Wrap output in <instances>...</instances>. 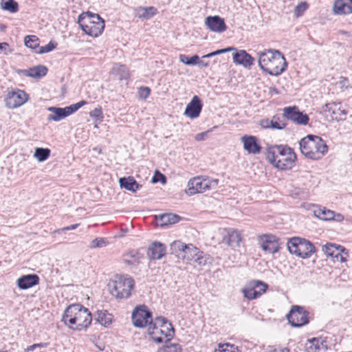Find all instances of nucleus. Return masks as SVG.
Here are the masks:
<instances>
[{
    "label": "nucleus",
    "instance_id": "obj_12",
    "mask_svg": "<svg viewBox=\"0 0 352 352\" xmlns=\"http://www.w3.org/2000/svg\"><path fill=\"white\" fill-rule=\"evenodd\" d=\"M28 99V94L23 90L9 91L5 98L6 106L9 109H16L23 105Z\"/></svg>",
    "mask_w": 352,
    "mask_h": 352
},
{
    "label": "nucleus",
    "instance_id": "obj_62",
    "mask_svg": "<svg viewBox=\"0 0 352 352\" xmlns=\"http://www.w3.org/2000/svg\"><path fill=\"white\" fill-rule=\"evenodd\" d=\"M197 64H199V65H201V66L205 67H207L208 66V63H204V61H199L198 60V63Z\"/></svg>",
    "mask_w": 352,
    "mask_h": 352
},
{
    "label": "nucleus",
    "instance_id": "obj_28",
    "mask_svg": "<svg viewBox=\"0 0 352 352\" xmlns=\"http://www.w3.org/2000/svg\"><path fill=\"white\" fill-rule=\"evenodd\" d=\"M94 320L100 324L107 327L111 323L112 316L107 311H97L95 314Z\"/></svg>",
    "mask_w": 352,
    "mask_h": 352
},
{
    "label": "nucleus",
    "instance_id": "obj_41",
    "mask_svg": "<svg viewBox=\"0 0 352 352\" xmlns=\"http://www.w3.org/2000/svg\"><path fill=\"white\" fill-rule=\"evenodd\" d=\"M24 41L28 47L36 50L38 47V38L36 36H26Z\"/></svg>",
    "mask_w": 352,
    "mask_h": 352
},
{
    "label": "nucleus",
    "instance_id": "obj_9",
    "mask_svg": "<svg viewBox=\"0 0 352 352\" xmlns=\"http://www.w3.org/2000/svg\"><path fill=\"white\" fill-rule=\"evenodd\" d=\"M218 179H212L202 177H194L188 182L186 193L188 195L202 193L206 190L215 188L218 185Z\"/></svg>",
    "mask_w": 352,
    "mask_h": 352
},
{
    "label": "nucleus",
    "instance_id": "obj_37",
    "mask_svg": "<svg viewBox=\"0 0 352 352\" xmlns=\"http://www.w3.org/2000/svg\"><path fill=\"white\" fill-rule=\"evenodd\" d=\"M112 70L119 76L120 80L127 79L129 76V71L125 65L116 64L113 66Z\"/></svg>",
    "mask_w": 352,
    "mask_h": 352
},
{
    "label": "nucleus",
    "instance_id": "obj_32",
    "mask_svg": "<svg viewBox=\"0 0 352 352\" xmlns=\"http://www.w3.org/2000/svg\"><path fill=\"white\" fill-rule=\"evenodd\" d=\"M142 256L136 251H131L124 255L123 261L124 263L132 265L140 263Z\"/></svg>",
    "mask_w": 352,
    "mask_h": 352
},
{
    "label": "nucleus",
    "instance_id": "obj_39",
    "mask_svg": "<svg viewBox=\"0 0 352 352\" xmlns=\"http://www.w3.org/2000/svg\"><path fill=\"white\" fill-rule=\"evenodd\" d=\"M179 219L178 215L174 214H164L161 216L162 225L174 224L178 222Z\"/></svg>",
    "mask_w": 352,
    "mask_h": 352
},
{
    "label": "nucleus",
    "instance_id": "obj_20",
    "mask_svg": "<svg viewBox=\"0 0 352 352\" xmlns=\"http://www.w3.org/2000/svg\"><path fill=\"white\" fill-rule=\"evenodd\" d=\"M147 254L151 259H161L166 254V246L160 242H153L149 246Z\"/></svg>",
    "mask_w": 352,
    "mask_h": 352
},
{
    "label": "nucleus",
    "instance_id": "obj_46",
    "mask_svg": "<svg viewBox=\"0 0 352 352\" xmlns=\"http://www.w3.org/2000/svg\"><path fill=\"white\" fill-rule=\"evenodd\" d=\"M234 50H236L235 47H226L224 49H221V50H218L214 52H210L206 55L203 56L202 58H210V57H212L216 55H219V54H221L223 53H226V52H232V51H234Z\"/></svg>",
    "mask_w": 352,
    "mask_h": 352
},
{
    "label": "nucleus",
    "instance_id": "obj_36",
    "mask_svg": "<svg viewBox=\"0 0 352 352\" xmlns=\"http://www.w3.org/2000/svg\"><path fill=\"white\" fill-rule=\"evenodd\" d=\"M50 149L47 148H36L34 153V157H36L38 162H44L50 157Z\"/></svg>",
    "mask_w": 352,
    "mask_h": 352
},
{
    "label": "nucleus",
    "instance_id": "obj_47",
    "mask_svg": "<svg viewBox=\"0 0 352 352\" xmlns=\"http://www.w3.org/2000/svg\"><path fill=\"white\" fill-rule=\"evenodd\" d=\"M57 43L50 41L48 44L45 46H41L39 47L38 50L36 51L38 54H44L47 53L52 51L56 48Z\"/></svg>",
    "mask_w": 352,
    "mask_h": 352
},
{
    "label": "nucleus",
    "instance_id": "obj_45",
    "mask_svg": "<svg viewBox=\"0 0 352 352\" xmlns=\"http://www.w3.org/2000/svg\"><path fill=\"white\" fill-rule=\"evenodd\" d=\"M107 244V241L104 238H96L92 240L90 243L89 247L91 248H100L105 247Z\"/></svg>",
    "mask_w": 352,
    "mask_h": 352
},
{
    "label": "nucleus",
    "instance_id": "obj_13",
    "mask_svg": "<svg viewBox=\"0 0 352 352\" xmlns=\"http://www.w3.org/2000/svg\"><path fill=\"white\" fill-rule=\"evenodd\" d=\"M284 116L287 120L302 125H306L309 121V116L300 112L296 107H288L283 109Z\"/></svg>",
    "mask_w": 352,
    "mask_h": 352
},
{
    "label": "nucleus",
    "instance_id": "obj_6",
    "mask_svg": "<svg viewBox=\"0 0 352 352\" xmlns=\"http://www.w3.org/2000/svg\"><path fill=\"white\" fill-rule=\"evenodd\" d=\"M78 23L85 34L94 37L100 35L104 28V21L100 15L89 11L78 16Z\"/></svg>",
    "mask_w": 352,
    "mask_h": 352
},
{
    "label": "nucleus",
    "instance_id": "obj_43",
    "mask_svg": "<svg viewBox=\"0 0 352 352\" xmlns=\"http://www.w3.org/2000/svg\"><path fill=\"white\" fill-rule=\"evenodd\" d=\"M182 350L180 344L171 343L170 341L166 343L164 352H181Z\"/></svg>",
    "mask_w": 352,
    "mask_h": 352
},
{
    "label": "nucleus",
    "instance_id": "obj_57",
    "mask_svg": "<svg viewBox=\"0 0 352 352\" xmlns=\"http://www.w3.org/2000/svg\"><path fill=\"white\" fill-rule=\"evenodd\" d=\"M271 122H272V120H270L268 119L263 120L261 122V125L263 128H265V129L271 128V126H270Z\"/></svg>",
    "mask_w": 352,
    "mask_h": 352
},
{
    "label": "nucleus",
    "instance_id": "obj_48",
    "mask_svg": "<svg viewBox=\"0 0 352 352\" xmlns=\"http://www.w3.org/2000/svg\"><path fill=\"white\" fill-rule=\"evenodd\" d=\"M87 103L85 100H81L76 104H71L70 106L66 107L67 111L69 113V115L72 114L78 110L80 107L85 105Z\"/></svg>",
    "mask_w": 352,
    "mask_h": 352
},
{
    "label": "nucleus",
    "instance_id": "obj_44",
    "mask_svg": "<svg viewBox=\"0 0 352 352\" xmlns=\"http://www.w3.org/2000/svg\"><path fill=\"white\" fill-rule=\"evenodd\" d=\"M209 260V257L204 254L203 252H200L194 259L195 263L199 266L206 265Z\"/></svg>",
    "mask_w": 352,
    "mask_h": 352
},
{
    "label": "nucleus",
    "instance_id": "obj_29",
    "mask_svg": "<svg viewBox=\"0 0 352 352\" xmlns=\"http://www.w3.org/2000/svg\"><path fill=\"white\" fill-rule=\"evenodd\" d=\"M157 13V9L153 6L139 7L136 9V14L139 18L148 19Z\"/></svg>",
    "mask_w": 352,
    "mask_h": 352
},
{
    "label": "nucleus",
    "instance_id": "obj_60",
    "mask_svg": "<svg viewBox=\"0 0 352 352\" xmlns=\"http://www.w3.org/2000/svg\"><path fill=\"white\" fill-rule=\"evenodd\" d=\"M95 346L98 348L100 351H104V345L103 343L100 342L99 344H96Z\"/></svg>",
    "mask_w": 352,
    "mask_h": 352
},
{
    "label": "nucleus",
    "instance_id": "obj_19",
    "mask_svg": "<svg viewBox=\"0 0 352 352\" xmlns=\"http://www.w3.org/2000/svg\"><path fill=\"white\" fill-rule=\"evenodd\" d=\"M233 61L246 68H250L254 64V58L245 50H239L233 54Z\"/></svg>",
    "mask_w": 352,
    "mask_h": 352
},
{
    "label": "nucleus",
    "instance_id": "obj_59",
    "mask_svg": "<svg viewBox=\"0 0 352 352\" xmlns=\"http://www.w3.org/2000/svg\"><path fill=\"white\" fill-rule=\"evenodd\" d=\"M344 219V217L341 214H335V218L333 220H336L337 221H342Z\"/></svg>",
    "mask_w": 352,
    "mask_h": 352
},
{
    "label": "nucleus",
    "instance_id": "obj_38",
    "mask_svg": "<svg viewBox=\"0 0 352 352\" xmlns=\"http://www.w3.org/2000/svg\"><path fill=\"white\" fill-rule=\"evenodd\" d=\"M1 8L11 13H15L18 11V3L14 0H1Z\"/></svg>",
    "mask_w": 352,
    "mask_h": 352
},
{
    "label": "nucleus",
    "instance_id": "obj_54",
    "mask_svg": "<svg viewBox=\"0 0 352 352\" xmlns=\"http://www.w3.org/2000/svg\"><path fill=\"white\" fill-rule=\"evenodd\" d=\"M47 346L46 343H39V344H34L28 347V351H33L36 349H42Z\"/></svg>",
    "mask_w": 352,
    "mask_h": 352
},
{
    "label": "nucleus",
    "instance_id": "obj_14",
    "mask_svg": "<svg viewBox=\"0 0 352 352\" xmlns=\"http://www.w3.org/2000/svg\"><path fill=\"white\" fill-rule=\"evenodd\" d=\"M205 24L208 30L217 33L226 30L227 25L224 20L219 16H209L206 18Z\"/></svg>",
    "mask_w": 352,
    "mask_h": 352
},
{
    "label": "nucleus",
    "instance_id": "obj_55",
    "mask_svg": "<svg viewBox=\"0 0 352 352\" xmlns=\"http://www.w3.org/2000/svg\"><path fill=\"white\" fill-rule=\"evenodd\" d=\"M9 47L8 44L7 43H0V50H4L5 54H8L12 52L11 49H8Z\"/></svg>",
    "mask_w": 352,
    "mask_h": 352
},
{
    "label": "nucleus",
    "instance_id": "obj_24",
    "mask_svg": "<svg viewBox=\"0 0 352 352\" xmlns=\"http://www.w3.org/2000/svg\"><path fill=\"white\" fill-rule=\"evenodd\" d=\"M333 12L337 15L351 14L352 6L343 0H336L333 3Z\"/></svg>",
    "mask_w": 352,
    "mask_h": 352
},
{
    "label": "nucleus",
    "instance_id": "obj_5",
    "mask_svg": "<svg viewBox=\"0 0 352 352\" xmlns=\"http://www.w3.org/2000/svg\"><path fill=\"white\" fill-rule=\"evenodd\" d=\"M300 149L306 157L318 160L328 151L325 142L319 136L308 135L299 142Z\"/></svg>",
    "mask_w": 352,
    "mask_h": 352
},
{
    "label": "nucleus",
    "instance_id": "obj_30",
    "mask_svg": "<svg viewBox=\"0 0 352 352\" xmlns=\"http://www.w3.org/2000/svg\"><path fill=\"white\" fill-rule=\"evenodd\" d=\"M314 215L323 221H331L335 218V212L326 208H319L314 210Z\"/></svg>",
    "mask_w": 352,
    "mask_h": 352
},
{
    "label": "nucleus",
    "instance_id": "obj_26",
    "mask_svg": "<svg viewBox=\"0 0 352 352\" xmlns=\"http://www.w3.org/2000/svg\"><path fill=\"white\" fill-rule=\"evenodd\" d=\"M241 241V235L236 230H232L228 232V234L224 236L223 240V243H226L233 249L239 245Z\"/></svg>",
    "mask_w": 352,
    "mask_h": 352
},
{
    "label": "nucleus",
    "instance_id": "obj_50",
    "mask_svg": "<svg viewBox=\"0 0 352 352\" xmlns=\"http://www.w3.org/2000/svg\"><path fill=\"white\" fill-rule=\"evenodd\" d=\"M151 182L153 184L161 182L162 184H164L166 182V178L165 175L157 171L153 177Z\"/></svg>",
    "mask_w": 352,
    "mask_h": 352
},
{
    "label": "nucleus",
    "instance_id": "obj_21",
    "mask_svg": "<svg viewBox=\"0 0 352 352\" xmlns=\"http://www.w3.org/2000/svg\"><path fill=\"white\" fill-rule=\"evenodd\" d=\"M305 349L308 352L309 351H327L328 346L327 344L326 338H314L308 340L305 344Z\"/></svg>",
    "mask_w": 352,
    "mask_h": 352
},
{
    "label": "nucleus",
    "instance_id": "obj_53",
    "mask_svg": "<svg viewBox=\"0 0 352 352\" xmlns=\"http://www.w3.org/2000/svg\"><path fill=\"white\" fill-rule=\"evenodd\" d=\"M89 115L91 118L96 119L102 118V111L101 108H96L93 111L89 113Z\"/></svg>",
    "mask_w": 352,
    "mask_h": 352
},
{
    "label": "nucleus",
    "instance_id": "obj_16",
    "mask_svg": "<svg viewBox=\"0 0 352 352\" xmlns=\"http://www.w3.org/2000/svg\"><path fill=\"white\" fill-rule=\"evenodd\" d=\"M202 109V104L201 100L197 96H195L191 101L187 104L184 114L191 118H197Z\"/></svg>",
    "mask_w": 352,
    "mask_h": 352
},
{
    "label": "nucleus",
    "instance_id": "obj_3",
    "mask_svg": "<svg viewBox=\"0 0 352 352\" xmlns=\"http://www.w3.org/2000/svg\"><path fill=\"white\" fill-rule=\"evenodd\" d=\"M62 320L70 328L82 330L89 327L92 316L87 308L79 304H74L66 309Z\"/></svg>",
    "mask_w": 352,
    "mask_h": 352
},
{
    "label": "nucleus",
    "instance_id": "obj_40",
    "mask_svg": "<svg viewBox=\"0 0 352 352\" xmlns=\"http://www.w3.org/2000/svg\"><path fill=\"white\" fill-rule=\"evenodd\" d=\"M235 350L239 351L238 346L230 343H219L218 349H214V352H235Z\"/></svg>",
    "mask_w": 352,
    "mask_h": 352
},
{
    "label": "nucleus",
    "instance_id": "obj_15",
    "mask_svg": "<svg viewBox=\"0 0 352 352\" xmlns=\"http://www.w3.org/2000/svg\"><path fill=\"white\" fill-rule=\"evenodd\" d=\"M260 245L262 249L269 253H275L278 251V243L276 236L266 234L260 237Z\"/></svg>",
    "mask_w": 352,
    "mask_h": 352
},
{
    "label": "nucleus",
    "instance_id": "obj_25",
    "mask_svg": "<svg viewBox=\"0 0 352 352\" xmlns=\"http://www.w3.org/2000/svg\"><path fill=\"white\" fill-rule=\"evenodd\" d=\"M183 251L180 259H182L186 263L194 261L196 256L199 253V249L192 244H186V248H184V250Z\"/></svg>",
    "mask_w": 352,
    "mask_h": 352
},
{
    "label": "nucleus",
    "instance_id": "obj_31",
    "mask_svg": "<svg viewBox=\"0 0 352 352\" xmlns=\"http://www.w3.org/2000/svg\"><path fill=\"white\" fill-rule=\"evenodd\" d=\"M47 69L45 66L38 65L25 70V74L32 78H41L46 75Z\"/></svg>",
    "mask_w": 352,
    "mask_h": 352
},
{
    "label": "nucleus",
    "instance_id": "obj_17",
    "mask_svg": "<svg viewBox=\"0 0 352 352\" xmlns=\"http://www.w3.org/2000/svg\"><path fill=\"white\" fill-rule=\"evenodd\" d=\"M324 111L331 113L332 120H342L347 114L346 111L342 109L341 102L327 103L323 107Z\"/></svg>",
    "mask_w": 352,
    "mask_h": 352
},
{
    "label": "nucleus",
    "instance_id": "obj_22",
    "mask_svg": "<svg viewBox=\"0 0 352 352\" xmlns=\"http://www.w3.org/2000/svg\"><path fill=\"white\" fill-rule=\"evenodd\" d=\"M39 278L36 274H28L17 280V286L21 289H27L38 284Z\"/></svg>",
    "mask_w": 352,
    "mask_h": 352
},
{
    "label": "nucleus",
    "instance_id": "obj_27",
    "mask_svg": "<svg viewBox=\"0 0 352 352\" xmlns=\"http://www.w3.org/2000/svg\"><path fill=\"white\" fill-rule=\"evenodd\" d=\"M119 183L122 188H124L133 192H136L141 186L132 177H121L119 179Z\"/></svg>",
    "mask_w": 352,
    "mask_h": 352
},
{
    "label": "nucleus",
    "instance_id": "obj_4",
    "mask_svg": "<svg viewBox=\"0 0 352 352\" xmlns=\"http://www.w3.org/2000/svg\"><path fill=\"white\" fill-rule=\"evenodd\" d=\"M258 65L269 74L278 76L285 70L287 62L280 52L268 50L258 53Z\"/></svg>",
    "mask_w": 352,
    "mask_h": 352
},
{
    "label": "nucleus",
    "instance_id": "obj_51",
    "mask_svg": "<svg viewBox=\"0 0 352 352\" xmlns=\"http://www.w3.org/2000/svg\"><path fill=\"white\" fill-rule=\"evenodd\" d=\"M151 94L150 88L147 87H141L139 89V96L142 99H146Z\"/></svg>",
    "mask_w": 352,
    "mask_h": 352
},
{
    "label": "nucleus",
    "instance_id": "obj_63",
    "mask_svg": "<svg viewBox=\"0 0 352 352\" xmlns=\"http://www.w3.org/2000/svg\"><path fill=\"white\" fill-rule=\"evenodd\" d=\"M281 352H289V350L287 348H285L281 350Z\"/></svg>",
    "mask_w": 352,
    "mask_h": 352
},
{
    "label": "nucleus",
    "instance_id": "obj_58",
    "mask_svg": "<svg viewBox=\"0 0 352 352\" xmlns=\"http://www.w3.org/2000/svg\"><path fill=\"white\" fill-rule=\"evenodd\" d=\"M207 134V132H203V133H197L196 135H195V140L197 141H201V140H204L205 139V137Z\"/></svg>",
    "mask_w": 352,
    "mask_h": 352
},
{
    "label": "nucleus",
    "instance_id": "obj_2",
    "mask_svg": "<svg viewBox=\"0 0 352 352\" xmlns=\"http://www.w3.org/2000/svg\"><path fill=\"white\" fill-rule=\"evenodd\" d=\"M266 157L272 165L280 170L291 169L296 160V153L286 145H274L268 147Z\"/></svg>",
    "mask_w": 352,
    "mask_h": 352
},
{
    "label": "nucleus",
    "instance_id": "obj_11",
    "mask_svg": "<svg viewBox=\"0 0 352 352\" xmlns=\"http://www.w3.org/2000/svg\"><path fill=\"white\" fill-rule=\"evenodd\" d=\"M267 288V284L262 281L251 280L243 287L241 292L243 296L250 300L260 297Z\"/></svg>",
    "mask_w": 352,
    "mask_h": 352
},
{
    "label": "nucleus",
    "instance_id": "obj_49",
    "mask_svg": "<svg viewBox=\"0 0 352 352\" xmlns=\"http://www.w3.org/2000/svg\"><path fill=\"white\" fill-rule=\"evenodd\" d=\"M308 8L306 2H301L298 4L294 9V13L296 16H300Z\"/></svg>",
    "mask_w": 352,
    "mask_h": 352
},
{
    "label": "nucleus",
    "instance_id": "obj_10",
    "mask_svg": "<svg viewBox=\"0 0 352 352\" xmlns=\"http://www.w3.org/2000/svg\"><path fill=\"white\" fill-rule=\"evenodd\" d=\"M309 312L303 307L293 305L287 314L289 324L294 327H300L309 322Z\"/></svg>",
    "mask_w": 352,
    "mask_h": 352
},
{
    "label": "nucleus",
    "instance_id": "obj_23",
    "mask_svg": "<svg viewBox=\"0 0 352 352\" xmlns=\"http://www.w3.org/2000/svg\"><path fill=\"white\" fill-rule=\"evenodd\" d=\"M47 110L52 113L51 114L48 115L47 120L58 122L69 116L66 107L60 108L50 107L47 109Z\"/></svg>",
    "mask_w": 352,
    "mask_h": 352
},
{
    "label": "nucleus",
    "instance_id": "obj_8",
    "mask_svg": "<svg viewBox=\"0 0 352 352\" xmlns=\"http://www.w3.org/2000/svg\"><path fill=\"white\" fill-rule=\"evenodd\" d=\"M134 282L131 278L116 277L109 283L110 293L117 298H126L130 296Z\"/></svg>",
    "mask_w": 352,
    "mask_h": 352
},
{
    "label": "nucleus",
    "instance_id": "obj_64",
    "mask_svg": "<svg viewBox=\"0 0 352 352\" xmlns=\"http://www.w3.org/2000/svg\"><path fill=\"white\" fill-rule=\"evenodd\" d=\"M270 352H276V349H270Z\"/></svg>",
    "mask_w": 352,
    "mask_h": 352
},
{
    "label": "nucleus",
    "instance_id": "obj_33",
    "mask_svg": "<svg viewBox=\"0 0 352 352\" xmlns=\"http://www.w3.org/2000/svg\"><path fill=\"white\" fill-rule=\"evenodd\" d=\"M342 248V246L340 245H336L334 243H327L322 247L323 252L329 257L333 258L339 254L340 250Z\"/></svg>",
    "mask_w": 352,
    "mask_h": 352
},
{
    "label": "nucleus",
    "instance_id": "obj_34",
    "mask_svg": "<svg viewBox=\"0 0 352 352\" xmlns=\"http://www.w3.org/2000/svg\"><path fill=\"white\" fill-rule=\"evenodd\" d=\"M286 120L287 118L284 116V113L280 116L276 115L273 116L272 119L270 126L275 129H283L287 125V123L285 121Z\"/></svg>",
    "mask_w": 352,
    "mask_h": 352
},
{
    "label": "nucleus",
    "instance_id": "obj_52",
    "mask_svg": "<svg viewBox=\"0 0 352 352\" xmlns=\"http://www.w3.org/2000/svg\"><path fill=\"white\" fill-rule=\"evenodd\" d=\"M345 251V248L344 247H342V248H341L339 251V254H338V256H336L334 258H333V261H339L340 263H343V262H345L346 261V256H344L343 255V253Z\"/></svg>",
    "mask_w": 352,
    "mask_h": 352
},
{
    "label": "nucleus",
    "instance_id": "obj_61",
    "mask_svg": "<svg viewBox=\"0 0 352 352\" xmlns=\"http://www.w3.org/2000/svg\"><path fill=\"white\" fill-rule=\"evenodd\" d=\"M152 338H153V339L155 342H158V343H161V342H163V338H162V337H155V336H153Z\"/></svg>",
    "mask_w": 352,
    "mask_h": 352
},
{
    "label": "nucleus",
    "instance_id": "obj_56",
    "mask_svg": "<svg viewBox=\"0 0 352 352\" xmlns=\"http://www.w3.org/2000/svg\"><path fill=\"white\" fill-rule=\"evenodd\" d=\"M78 226V224H73L69 226L65 227L60 230H57L56 232L60 233V232H64L67 230H72L76 229Z\"/></svg>",
    "mask_w": 352,
    "mask_h": 352
},
{
    "label": "nucleus",
    "instance_id": "obj_42",
    "mask_svg": "<svg viewBox=\"0 0 352 352\" xmlns=\"http://www.w3.org/2000/svg\"><path fill=\"white\" fill-rule=\"evenodd\" d=\"M179 60L186 65H193L198 63V60H199V57L197 55L188 57L185 54H181L179 56Z\"/></svg>",
    "mask_w": 352,
    "mask_h": 352
},
{
    "label": "nucleus",
    "instance_id": "obj_7",
    "mask_svg": "<svg viewBox=\"0 0 352 352\" xmlns=\"http://www.w3.org/2000/svg\"><path fill=\"white\" fill-rule=\"evenodd\" d=\"M287 245L291 254L302 258H309L315 252V247L313 243L300 237H293L290 239Z\"/></svg>",
    "mask_w": 352,
    "mask_h": 352
},
{
    "label": "nucleus",
    "instance_id": "obj_1",
    "mask_svg": "<svg viewBox=\"0 0 352 352\" xmlns=\"http://www.w3.org/2000/svg\"><path fill=\"white\" fill-rule=\"evenodd\" d=\"M131 319L133 325L136 327L148 326L149 331L152 328L153 330L155 329L156 332L149 331V333L151 335L160 332L162 333H164L166 337H169L173 336L174 333L173 325L164 317H159L156 318V322L162 323L161 327L163 328L158 329L155 326V323L153 322L151 312L148 311L144 305L137 307L133 310Z\"/></svg>",
    "mask_w": 352,
    "mask_h": 352
},
{
    "label": "nucleus",
    "instance_id": "obj_18",
    "mask_svg": "<svg viewBox=\"0 0 352 352\" xmlns=\"http://www.w3.org/2000/svg\"><path fill=\"white\" fill-rule=\"evenodd\" d=\"M241 142L243 144L244 149L248 153L258 154L261 151V146L255 136L244 135L241 138Z\"/></svg>",
    "mask_w": 352,
    "mask_h": 352
},
{
    "label": "nucleus",
    "instance_id": "obj_35",
    "mask_svg": "<svg viewBox=\"0 0 352 352\" xmlns=\"http://www.w3.org/2000/svg\"><path fill=\"white\" fill-rule=\"evenodd\" d=\"M184 248H186V244L179 241H175L170 244V250L172 254H175L178 258H180Z\"/></svg>",
    "mask_w": 352,
    "mask_h": 352
}]
</instances>
